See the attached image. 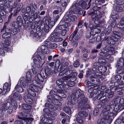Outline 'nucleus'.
<instances>
[{"mask_svg": "<svg viewBox=\"0 0 124 124\" xmlns=\"http://www.w3.org/2000/svg\"><path fill=\"white\" fill-rule=\"evenodd\" d=\"M91 18L93 19L95 18V23L96 21H98L99 18L101 17V14L99 12V11H96L92 12L91 14Z\"/></svg>", "mask_w": 124, "mask_h": 124, "instance_id": "16", "label": "nucleus"}, {"mask_svg": "<svg viewBox=\"0 0 124 124\" xmlns=\"http://www.w3.org/2000/svg\"><path fill=\"white\" fill-rule=\"evenodd\" d=\"M69 107H65L63 109L64 111L69 115H71L72 113V111L71 109V108Z\"/></svg>", "mask_w": 124, "mask_h": 124, "instance_id": "32", "label": "nucleus"}, {"mask_svg": "<svg viewBox=\"0 0 124 124\" xmlns=\"http://www.w3.org/2000/svg\"><path fill=\"white\" fill-rule=\"evenodd\" d=\"M83 23V21H81L79 22L78 24V28H80L82 27V24Z\"/></svg>", "mask_w": 124, "mask_h": 124, "instance_id": "64", "label": "nucleus"}, {"mask_svg": "<svg viewBox=\"0 0 124 124\" xmlns=\"http://www.w3.org/2000/svg\"><path fill=\"white\" fill-rule=\"evenodd\" d=\"M121 122V120L120 118L117 119L115 122V124H120Z\"/></svg>", "mask_w": 124, "mask_h": 124, "instance_id": "59", "label": "nucleus"}, {"mask_svg": "<svg viewBox=\"0 0 124 124\" xmlns=\"http://www.w3.org/2000/svg\"><path fill=\"white\" fill-rule=\"evenodd\" d=\"M62 21L56 26L53 32V36H59L61 34L62 36H65L67 31L68 30V26L69 24L66 23L65 24H62Z\"/></svg>", "mask_w": 124, "mask_h": 124, "instance_id": "3", "label": "nucleus"}, {"mask_svg": "<svg viewBox=\"0 0 124 124\" xmlns=\"http://www.w3.org/2000/svg\"><path fill=\"white\" fill-rule=\"evenodd\" d=\"M98 88V87L95 88H90L88 90V92L89 93H91L93 92V90H95L96 89Z\"/></svg>", "mask_w": 124, "mask_h": 124, "instance_id": "56", "label": "nucleus"}, {"mask_svg": "<svg viewBox=\"0 0 124 124\" xmlns=\"http://www.w3.org/2000/svg\"><path fill=\"white\" fill-rule=\"evenodd\" d=\"M10 33L13 35H14L16 34L17 33V31L16 29H14L12 30V31H10Z\"/></svg>", "mask_w": 124, "mask_h": 124, "instance_id": "61", "label": "nucleus"}, {"mask_svg": "<svg viewBox=\"0 0 124 124\" xmlns=\"http://www.w3.org/2000/svg\"><path fill=\"white\" fill-rule=\"evenodd\" d=\"M124 87V83H122L121 84H119L116 90L117 91H119L120 90H119L121 89L122 90V89Z\"/></svg>", "mask_w": 124, "mask_h": 124, "instance_id": "50", "label": "nucleus"}, {"mask_svg": "<svg viewBox=\"0 0 124 124\" xmlns=\"http://www.w3.org/2000/svg\"><path fill=\"white\" fill-rule=\"evenodd\" d=\"M78 31L77 30L75 31L72 33H75L74 35V38L76 40H78L79 39L80 37V35L78 33Z\"/></svg>", "mask_w": 124, "mask_h": 124, "instance_id": "37", "label": "nucleus"}, {"mask_svg": "<svg viewBox=\"0 0 124 124\" xmlns=\"http://www.w3.org/2000/svg\"><path fill=\"white\" fill-rule=\"evenodd\" d=\"M49 93L50 95L47 96L48 101L52 102L54 104L58 106H61L62 103L58 101V100L59 99L62 101L61 97L60 95H58L57 92L54 90H51Z\"/></svg>", "mask_w": 124, "mask_h": 124, "instance_id": "4", "label": "nucleus"}, {"mask_svg": "<svg viewBox=\"0 0 124 124\" xmlns=\"http://www.w3.org/2000/svg\"><path fill=\"white\" fill-rule=\"evenodd\" d=\"M87 115V113L85 111H81L78 114V115L85 119Z\"/></svg>", "mask_w": 124, "mask_h": 124, "instance_id": "30", "label": "nucleus"}, {"mask_svg": "<svg viewBox=\"0 0 124 124\" xmlns=\"http://www.w3.org/2000/svg\"><path fill=\"white\" fill-rule=\"evenodd\" d=\"M68 69V68H67L65 69L64 68L63 69L62 68V71H64L63 73L64 74L69 75L70 73V70H67Z\"/></svg>", "mask_w": 124, "mask_h": 124, "instance_id": "45", "label": "nucleus"}, {"mask_svg": "<svg viewBox=\"0 0 124 124\" xmlns=\"http://www.w3.org/2000/svg\"><path fill=\"white\" fill-rule=\"evenodd\" d=\"M114 10L117 12L122 11L123 9L121 7L118 5L116 6L114 9Z\"/></svg>", "mask_w": 124, "mask_h": 124, "instance_id": "43", "label": "nucleus"}, {"mask_svg": "<svg viewBox=\"0 0 124 124\" xmlns=\"http://www.w3.org/2000/svg\"><path fill=\"white\" fill-rule=\"evenodd\" d=\"M43 21L45 22L44 24L47 25L50 28L53 27L55 24V22L54 21H51L50 18H49L48 19H46L45 18L43 19Z\"/></svg>", "mask_w": 124, "mask_h": 124, "instance_id": "17", "label": "nucleus"}, {"mask_svg": "<svg viewBox=\"0 0 124 124\" xmlns=\"http://www.w3.org/2000/svg\"><path fill=\"white\" fill-rule=\"evenodd\" d=\"M1 108L3 111L5 112L7 110V113L8 114H11L13 109L12 106H11V104L9 102L2 104Z\"/></svg>", "mask_w": 124, "mask_h": 124, "instance_id": "13", "label": "nucleus"}, {"mask_svg": "<svg viewBox=\"0 0 124 124\" xmlns=\"http://www.w3.org/2000/svg\"><path fill=\"white\" fill-rule=\"evenodd\" d=\"M62 10V8H60L59 9H58L54 11L53 12V13L54 14H58L59 13V12H61Z\"/></svg>", "mask_w": 124, "mask_h": 124, "instance_id": "53", "label": "nucleus"}, {"mask_svg": "<svg viewBox=\"0 0 124 124\" xmlns=\"http://www.w3.org/2000/svg\"><path fill=\"white\" fill-rule=\"evenodd\" d=\"M80 63L78 61L76 60L74 62L73 65L75 67H78L79 66Z\"/></svg>", "mask_w": 124, "mask_h": 124, "instance_id": "55", "label": "nucleus"}, {"mask_svg": "<svg viewBox=\"0 0 124 124\" xmlns=\"http://www.w3.org/2000/svg\"><path fill=\"white\" fill-rule=\"evenodd\" d=\"M124 3V0H116V4L119 5H122Z\"/></svg>", "mask_w": 124, "mask_h": 124, "instance_id": "48", "label": "nucleus"}, {"mask_svg": "<svg viewBox=\"0 0 124 124\" xmlns=\"http://www.w3.org/2000/svg\"><path fill=\"white\" fill-rule=\"evenodd\" d=\"M22 107L24 110H23L24 111L28 113L30 112V110L31 108V107L30 105L25 104H23Z\"/></svg>", "mask_w": 124, "mask_h": 124, "instance_id": "21", "label": "nucleus"}, {"mask_svg": "<svg viewBox=\"0 0 124 124\" xmlns=\"http://www.w3.org/2000/svg\"><path fill=\"white\" fill-rule=\"evenodd\" d=\"M16 21L18 23H21L22 20L20 16H19L17 17L16 19Z\"/></svg>", "mask_w": 124, "mask_h": 124, "instance_id": "63", "label": "nucleus"}, {"mask_svg": "<svg viewBox=\"0 0 124 124\" xmlns=\"http://www.w3.org/2000/svg\"><path fill=\"white\" fill-rule=\"evenodd\" d=\"M99 90H98V91ZM98 91L97 90H93V92L92 93H90V97L91 98H92L94 96V95L95 97L93 98V100H95L96 98H95L96 97L97 94H96V93H97V92Z\"/></svg>", "mask_w": 124, "mask_h": 124, "instance_id": "44", "label": "nucleus"}, {"mask_svg": "<svg viewBox=\"0 0 124 124\" xmlns=\"http://www.w3.org/2000/svg\"><path fill=\"white\" fill-rule=\"evenodd\" d=\"M123 34L119 32L114 31L112 34L111 37H108L106 38L105 40H107V42L109 44H111V46L114 47V44L115 42L118 41L121 37H123Z\"/></svg>", "mask_w": 124, "mask_h": 124, "instance_id": "6", "label": "nucleus"}, {"mask_svg": "<svg viewBox=\"0 0 124 124\" xmlns=\"http://www.w3.org/2000/svg\"><path fill=\"white\" fill-rule=\"evenodd\" d=\"M46 107H48L49 110H52L55 111L56 110V108H55L54 106L51 104H49V103H46L45 104Z\"/></svg>", "mask_w": 124, "mask_h": 124, "instance_id": "29", "label": "nucleus"}, {"mask_svg": "<svg viewBox=\"0 0 124 124\" xmlns=\"http://www.w3.org/2000/svg\"><path fill=\"white\" fill-rule=\"evenodd\" d=\"M10 32H5V33L3 34L2 36L3 39H7L10 38L11 35L10 33Z\"/></svg>", "mask_w": 124, "mask_h": 124, "instance_id": "33", "label": "nucleus"}, {"mask_svg": "<svg viewBox=\"0 0 124 124\" xmlns=\"http://www.w3.org/2000/svg\"><path fill=\"white\" fill-rule=\"evenodd\" d=\"M49 28H50L47 25L45 24V26L44 27V30L46 32H48L49 31Z\"/></svg>", "mask_w": 124, "mask_h": 124, "instance_id": "51", "label": "nucleus"}, {"mask_svg": "<svg viewBox=\"0 0 124 124\" xmlns=\"http://www.w3.org/2000/svg\"><path fill=\"white\" fill-rule=\"evenodd\" d=\"M37 71L36 69L33 68L31 69L29 71L27 72H29L30 73L31 76L32 74V72L33 74H36L37 73Z\"/></svg>", "mask_w": 124, "mask_h": 124, "instance_id": "47", "label": "nucleus"}, {"mask_svg": "<svg viewBox=\"0 0 124 124\" xmlns=\"http://www.w3.org/2000/svg\"><path fill=\"white\" fill-rule=\"evenodd\" d=\"M74 79L76 80V78L75 77H73L67 75V76H65L62 78L60 79L57 80L56 83L58 85L59 88H63L65 89H69V87L67 85H66L68 82L66 80H68V81L72 80V79Z\"/></svg>", "mask_w": 124, "mask_h": 124, "instance_id": "5", "label": "nucleus"}, {"mask_svg": "<svg viewBox=\"0 0 124 124\" xmlns=\"http://www.w3.org/2000/svg\"><path fill=\"white\" fill-rule=\"evenodd\" d=\"M30 115L29 114L27 113V112H22L19 113V116H18L19 119L24 118L26 117H27L28 116H29Z\"/></svg>", "mask_w": 124, "mask_h": 124, "instance_id": "26", "label": "nucleus"}, {"mask_svg": "<svg viewBox=\"0 0 124 124\" xmlns=\"http://www.w3.org/2000/svg\"><path fill=\"white\" fill-rule=\"evenodd\" d=\"M41 52H43L45 54H48L49 53V50L47 48V47L46 45H42L39 47L36 53H35V54H37L38 53H39L40 55H44Z\"/></svg>", "mask_w": 124, "mask_h": 124, "instance_id": "14", "label": "nucleus"}, {"mask_svg": "<svg viewBox=\"0 0 124 124\" xmlns=\"http://www.w3.org/2000/svg\"><path fill=\"white\" fill-rule=\"evenodd\" d=\"M121 20L122 22L120 23L117 24V26L119 28L124 30V17L122 18Z\"/></svg>", "mask_w": 124, "mask_h": 124, "instance_id": "31", "label": "nucleus"}, {"mask_svg": "<svg viewBox=\"0 0 124 124\" xmlns=\"http://www.w3.org/2000/svg\"><path fill=\"white\" fill-rule=\"evenodd\" d=\"M20 85L19 83H18L16 86L14 90L17 92H18L20 93L23 92L24 91V89L20 86Z\"/></svg>", "mask_w": 124, "mask_h": 124, "instance_id": "23", "label": "nucleus"}, {"mask_svg": "<svg viewBox=\"0 0 124 124\" xmlns=\"http://www.w3.org/2000/svg\"><path fill=\"white\" fill-rule=\"evenodd\" d=\"M122 78V77L119 75H117L115 77V79L117 80H120Z\"/></svg>", "mask_w": 124, "mask_h": 124, "instance_id": "60", "label": "nucleus"}, {"mask_svg": "<svg viewBox=\"0 0 124 124\" xmlns=\"http://www.w3.org/2000/svg\"><path fill=\"white\" fill-rule=\"evenodd\" d=\"M105 94L103 92H101L100 90H99L97 92L96 94H97V95L95 98L99 100L100 102L102 103L108 102V100L106 99L107 97Z\"/></svg>", "mask_w": 124, "mask_h": 124, "instance_id": "11", "label": "nucleus"}, {"mask_svg": "<svg viewBox=\"0 0 124 124\" xmlns=\"http://www.w3.org/2000/svg\"><path fill=\"white\" fill-rule=\"evenodd\" d=\"M11 84H8L7 83H5L4 85L2 90V94H5L7 93H8L10 89Z\"/></svg>", "mask_w": 124, "mask_h": 124, "instance_id": "18", "label": "nucleus"}, {"mask_svg": "<svg viewBox=\"0 0 124 124\" xmlns=\"http://www.w3.org/2000/svg\"><path fill=\"white\" fill-rule=\"evenodd\" d=\"M72 80H73V81H68V83H67L68 85V86L69 87V86L70 87H72L74 86L75 84V83L74 81V79H73V80L72 79Z\"/></svg>", "mask_w": 124, "mask_h": 124, "instance_id": "41", "label": "nucleus"}, {"mask_svg": "<svg viewBox=\"0 0 124 124\" xmlns=\"http://www.w3.org/2000/svg\"><path fill=\"white\" fill-rule=\"evenodd\" d=\"M100 7H98L96 6H94L93 8V12H95L99 11V10H100Z\"/></svg>", "mask_w": 124, "mask_h": 124, "instance_id": "58", "label": "nucleus"}, {"mask_svg": "<svg viewBox=\"0 0 124 124\" xmlns=\"http://www.w3.org/2000/svg\"><path fill=\"white\" fill-rule=\"evenodd\" d=\"M13 96L14 98L18 100H21L22 98V96L21 94L17 92L14 93Z\"/></svg>", "mask_w": 124, "mask_h": 124, "instance_id": "27", "label": "nucleus"}, {"mask_svg": "<svg viewBox=\"0 0 124 124\" xmlns=\"http://www.w3.org/2000/svg\"><path fill=\"white\" fill-rule=\"evenodd\" d=\"M71 100L69 101L67 103L68 107L70 108H73V105L75 104V101L77 99L79 108H83L86 107L87 98L85 97L83 92L81 90L74 91L71 95Z\"/></svg>", "mask_w": 124, "mask_h": 124, "instance_id": "2", "label": "nucleus"}, {"mask_svg": "<svg viewBox=\"0 0 124 124\" xmlns=\"http://www.w3.org/2000/svg\"><path fill=\"white\" fill-rule=\"evenodd\" d=\"M85 119L80 116L77 115L76 118L77 122L79 123H84Z\"/></svg>", "mask_w": 124, "mask_h": 124, "instance_id": "34", "label": "nucleus"}, {"mask_svg": "<svg viewBox=\"0 0 124 124\" xmlns=\"http://www.w3.org/2000/svg\"><path fill=\"white\" fill-rule=\"evenodd\" d=\"M60 3L63 7H66L68 4L67 0H60Z\"/></svg>", "mask_w": 124, "mask_h": 124, "instance_id": "42", "label": "nucleus"}, {"mask_svg": "<svg viewBox=\"0 0 124 124\" xmlns=\"http://www.w3.org/2000/svg\"><path fill=\"white\" fill-rule=\"evenodd\" d=\"M124 70L122 68L120 69H118L116 71V73L118 74H120L124 73Z\"/></svg>", "mask_w": 124, "mask_h": 124, "instance_id": "54", "label": "nucleus"}, {"mask_svg": "<svg viewBox=\"0 0 124 124\" xmlns=\"http://www.w3.org/2000/svg\"><path fill=\"white\" fill-rule=\"evenodd\" d=\"M24 99L25 102L27 103L32 104L33 103V100L30 97L27 96H25L24 98Z\"/></svg>", "mask_w": 124, "mask_h": 124, "instance_id": "25", "label": "nucleus"}, {"mask_svg": "<svg viewBox=\"0 0 124 124\" xmlns=\"http://www.w3.org/2000/svg\"><path fill=\"white\" fill-rule=\"evenodd\" d=\"M31 15V16L33 17L34 19H36L39 17V15L38 13L37 12L35 13V11L34 10L32 11Z\"/></svg>", "mask_w": 124, "mask_h": 124, "instance_id": "39", "label": "nucleus"}, {"mask_svg": "<svg viewBox=\"0 0 124 124\" xmlns=\"http://www.w3.org/2000/svg\"><path fill=\"white\" fill-rule=\"evenodd\" d=\"M105 92L104 93L105 95L108 98L112 97L114 95V93L113 91H111L110 89H106Z\"/></svg>", "mask_w": 124, "mask_h": 124, "instance_id": "20", "label": "nucleus"}, {"mask_svg": "<svg viewBox=\"0 0 124 124\" xmlns=\"http://www.w3.org/2000/svg\"><path fill=\"white\" fill-rule=\"evenodd\" d=\"M111 46L106 51H105L103 53H100L99 54L103 56L104 58L106 59H109L110 57V55L113 54L114 53V49L113 47Z\"/></svg>", "mask_w": 124, "mask_h": 124, "instance_id": "12", "label": "nucleus"}, {"mask_svg": "<svg viewBox=\"0 0 124 124\" xmlns=\"http://www.w3.org/2000/svg\"><path fill=\"white\" fill-rule=\"evenodd\" d=\"M86 85L89 88L91 86V88H95L98 86L96 84H93L91 83L90 81H88L86 83Z\"/></svg>", "mask_w": 124, "mask_h": 124, "instance_id": "35", "label": "nucleus"}, {"mask_svg": "<svg viewBox=\"0 0 124 124\" xmlns=\"http://www.w3.org/2000/svg\"><path fill=\"white\" fill-rule=\"evenodd\" d=\"M99 70L101 71V72H104L107 70L106 67L104 66H101L98 68Z\"/></svg>", "mask_w": 124, "mask_h": 124, "instance_id": "40", "label": "nucleus"}, {"mask_svg": "<svg viewBox=\"0 0 124 124\" xmlns=\"http://www.w3.org/2000/svg\"><path fill=\"white\" fill-rule=\"evenodd\" d=\"M51 74V70L49 68H46L45 72L38 73L35 77L37 80L41 81L42 85H43L46 82V79Z\"/></svg>", "mask_w": 124, "mask_h": 124, "instance_id": "7", "label": "nucleus"}, {"mask_svg": "<svg viewBox=\"0 0 124 124\" xmlns=\"http://www.w3.org/2000/svg\"><path fill=\"white\" fill-rule=\"evenodd\" d=\"M79 5L78 3L73 2L70 6L68 13H66L65 14L68 18L65 19V22L63 24L69 23V25L68 26V30L69 27L70 25V23L71 21L74 22L77 20V17L75 14H78L81 15L83 13L82 9L79 7L85 6L86 5V3L83 0H81L79 1Z\"/></svg>", "mask_w": 124, "mask_h": 124, "instance_id": "1", "label": "nucleus"}, {"mask_svg": "<svg viewBox=\"0 0 124 124\" xmlns=\"http://www.w3.org/2000/svg\"><path fill=\"white\" fill-rule=\"evenodd\" d=\"M88 27L92 30L94 29V28H96V26H94L93 24L92 23L90 24L88 26Z\"/></svg>", "mask_w": 124, "mask_h": 124, "instance_id": "57", "label": "nucleus"}, {"mask_svg": "<svg viewBox=\"0 0 124 124\" xmlns=\"http://www.w3.org/2000/svg\"><path fill=\"white\" fill-rule=\"evenodd\" d=\"M31 78L30 73L29 72H27L26 78H25L24 77H21L18 83L20 82L19 84L21 86L25 88L28 86V83L31 82Z\"/></svg>", "mask_w": 124, "mask_h": 124, "instance_id": "9", "label": "nucleus"}, {"mask_svg": "<svg viewBox=\"0 0 124 124\" xmlns=\"http://www.w3.org/2000/svg\"><path fill=\"white\" fill-rule=\"evenodd\" d=\"M27 92L29 94L33 97H35L36 95V93H37L30 88L28 89Z\"/></svg>", "mask_w": 124, "mask_h": 124, "instance_id": "28", "label": "nucleus"}, {"mask_svg": "<svg viewBox=\"0 0 124 124\" xmlns=\"http://www.w3.org/2000/svg\"><path fill=\"white\" fill-rule=\"evenodd\" d=\"M124 59L122 58H120L117 62V63L116 65V66L118 68H122L124 64Z\"/></svg>", "mask_w": 124, "mask_h": 124, "instance_id": "22", "label": "nucleus"}, {"mask_svg": "<svg viewBox=\"0 0 124 124\" xmlns=\"http://www.w3.org/2000/svg\"><path fill=\"white\" fill-rule=\"evenodd\" d=\"M98 72H92L89 75V76L90 77L91 80L92 82H94L95 80L97 81H100L99 80H96L97 78H100L101 77L98 75Z\"/></svg>", "mask_w": 124, "mask_h": 124, "instance_id": "15", "label": "nucleus"}, {"mask_svg": "<svg viewBox=\"0 0 124 124\" xmlns=\"http://www.w3.org/2000/svg\"><path fill=\"white\" fill-rule=\"evenodd\" d=\"M21 120H19L16 121L15 122V124H22V120H23V119H22L21 118Z\"/></svg>", "mask_w": 124, "mask_h": 124, "instance_id": "62", "label": "nucleus"}, {"mask_svg": "<svg viewBox=\"0 0 124 124\" xmlns=\"http://www.w3.org/2000/svg\"><path fill=\"white\" fill-rule=\"evenodd\" d=\"M32 81V84L31 85L30 87L31 89L34 90L37 93L39 91V88H41L43 87L45 84L42 85V82L40 81L35 79Z\"/></svg>", "mask_w": 124, "mask_h": 124, "instance_id": "10", "label": "nucleus"}, {"mask_svg": "<svg viewBox=\"0 0 124 124\" xmlns=\"http://www.w3.org/2000/svg\"><path fill=\"white\" fill-rule=\"evenodd\" d=\"M55 65L56 67H58V69H59L60 71H61L60 72L59 74V76H61L64 75V74L63 73L64 71H62V65L60 64V61L58 59L56 61Z\"/></svg>", "mask_w": 124, "mask_h": 124, "instance_id": "19", "label": "nucleus"}, {"mask_svg": "<svg viewBox=\"0 0 124 124\" xmlns=\"http://www.w3.org/2000/svg\"><path fill=\"white\" fill-rule=\"evenodd\" d=\"M39 53L35 54L38 60L36 59H33L34 63L35 66L38 68L42 66L45 62L46 56L45 55H40Z\"/></svg>", "mask_w": 124, "mask_h": 124, "instance_id": "8", "label": "nucleus"}, {"mask_svg": "<svg viewBox=\"0 0 124 124\" xmlns=\"http://www.w3.org/2000/svg\"><path fill=\"white\" fill-rule=\"evenodd\" d=\"M11 106L13 107L14 109H16L18 106L16 101L14 100H11Z\"/></svg>", "mask_w": 124, "mask_h": 124, "instance_id": "36", "label": "nucleus"}, {"mask_svg": "<svg viewBox=\"0 0 124 124\" xmlns=\"http://www.w3.org/2000/svg\"><path fill=\"white\" fill-rule=\"evenodd\" d=\"M10 30L9 28H7L6 29H5L3 27V28H2L0 32H3L5 30V32H10Z\"/></svg>", "mask_w": 124, "mask_h": 124, "instance_id": "52", "label": "nucleus"}, {"mask_svg": "<svg viewBox=\"0 0 124 124\" xmlns=\"http://www.w3.org/2000/svg\"><path fill=\"white\" fill-rule=\"evenodd\" d=\"M45 44L46 45L48 48H49V47H51L52 46V43H51L49 41H46L45 42Z\"/></svg>", "mask_w": 124, "mask_h": 124, "instance_id": "49", "label": "nucleus"}, {"mask_svg": "<svg viewBox=\"0 0 124 124\" xmlns=\"http://www.w3.org/2000/svg\"><path fill=\"white\" fill-rule=\"evenodd\" d=\"M57 91L58 93L60 94V95L58 94V95H60V96L61 97L62 100V98H65L67 97L66 95L62 93L61 89H60L59 90H58Z\"/></svg>", "mask_w": 124, "mask_h": 124, "instance_id": "38", "label": "nucleus"}, {"mask_svg": "<svg viewBox=\"0 0 124 124\" xmlns=\"http://www.w3.org/2000/svg\"><path fill=\"white\" fill-rule=\"evenodd\" d=\"M33 120L32 118H29L26 117L22 120V124H30L31 122Z\"/></svg>", "mask_w": 124, "mask_h": 124, "instance_id": "24", "label": "nucleus"}, {"mask_svg": "<svg viewBox=\"0 0 124 124\" xmlns=\"http://www.w3.org/2000/svg\"><path fill=\"white\" fill-rule=\"evenodd\" d=\"M49 119H48L46 121L47 123L49 124H52L53 123V122L52 121L55 119V118L54 117H50L49 116Z\"/></svg>", "mask_w": 124, "mask_h": 124, "instance_id": "46", "label": "nucleus"}]
</instances>
